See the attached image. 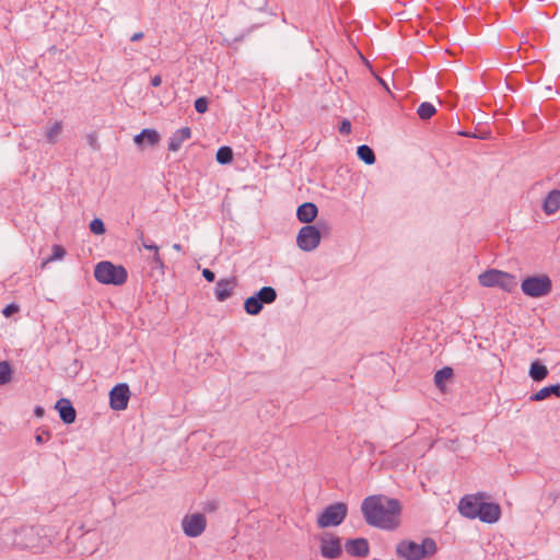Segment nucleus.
<instances>
[{
    "label": "nucleus",
    "instance_id": "nucleus-1",
    "mask_svg": "<svg viewBox=\"0 0 560 560\" xmlns=\"http://www.w3.org/2000/svg\"><path fill=\"white\" fill-rule=\"evenodd\" d=\"M401 503L398 499L383 494L366 497L361 512L368 525L384 530H395L400 525Z\"/></svg>",
    "mask_w": 560,
    "mask_h": 560
},
{
    "label": "nucleus",
    "instance_id": "nucleus-2",
    "mask_svg": "<svg viewBox=\"0 0 560 560\" xmlns=\"http://www.w3.org/2000/svg\"><path fill=\"white\" fill-rule=\"evenodd\" d=\"M58 538V532L50 525L21 526L12 534V545L34 553L46 551Z\"/></svg>",
    "mask_w": 560,
    "mask_h": 560
},
{
    "label": "nucleus",
    "instance_id": "nucleus-3",
    "mask_svg": "<svg viewBox=\"0 0 560 560\" xmlns=\"http://www.w3.org/2000/svg\"><path fill=\"white\" fill-rule=\"evenodd\" d=\"M489 495L485 492L464 495L458 503L459 513L470 520L478 518L483 523L493 524L501 517V506L495 502H488Z\"/></svg>",
    "mask_w": 560,
    "mask_h": 560
},
{
    "label": "nucleus",
    "instance_id": "nucleus-4",
    "mask_svg": "<svg viewBox=\"0 0 560 560\" xmlns=\"http://www.w3.org/2000/svg\"><path fill=\"white\" fill-rule=\"evenodd\" d=\"M395 551L396 556L404 560H423L433 556L438 551V546L430 537H425L421 544L404 539L397 544Z\"/></svg>",
    "mask_w": 560,
    "mask_h": 560
},
{
    "label": "nucleus",
    "instance_id": "nucleus-5",
    "mask_svg": "<svg viewBox=\"0 0 560 560\" xmlns=\"http://www.w3.org/2000/svg\"><path fill=\"white\" fill-rule=\"evenodd\" d=\"M94 278L102 284L119 287L126 283L128 271L122 265H115L109 260H102L94 267Z\"/></svg>",
    "mask_w": 560,
    "mask_h": 560
},
{
    "label": "nucleus",
    "instance_id": "nucleus-6",
    "mask_svg": "<svg viewBox=\"0 0 560 560\" xmlns=\"http://www.w3.org/2000/svg\"><path fill=\"white\" fill-rule=\"evenodd\" d=\"M478 281L481 287H497L509 293L513 292L517 287L515 276L498 269H488L483 271L479 275Z\"/></svg>",
    "mask_w": 560,
    "mask_h": 560
},
{
    "label": "nucleus",
    "instance_id": "nucleus-7",
    "mask_svg": "<svg viewBox=\"0 0 560 560\" xmlns=\"http://www.w3.org/2000/svg\"><path fill=\"white\" fill-rule=\"evenodd\" d=\"M328 225L324 221L316 224L304 225L300 229L296 236V244L303 252H312L318 247L322 240V232H326Z\"/></svg>",
    "mask_w": 560,
    "mask_h": 560
},
{
    "label": "nucleus",
    "instance_id": "nucleus-8",
    "mask_svg": "<svg viewBox=\"0 0 560 560\" xmlns=\"http://www.w3.org/2000/svg\"><path fill=\"white\" fill-rule=\"evenodd\" d=\"M278 298L273 287L265 285L244 301V311L250 316L260 314L266 304H272Z\"/></svg>",
    "mask_w": 560,
    "mask_h": 560
},
{
    "label": "nucleus",
    "instance_id": "nucleus-9",
    "mask_svg": "<svg viewBox=\"0 0 560 560\" xmlns=\"http://www.w3.org/2000/svg\"><path fill=\"white\" fill-rule=\"evenodd\" d=\"M521 290L526 296L542 298L551 292L552 281L547 275L528 276L522 280Z\"/></svg>",
    "mask_w": 560,
    "mask_h": 560
},
{
    "label": "nucleus",
    "instance_id": "nucleus-10",
    "mask_svg": "<svg viewBox=\"0 0 560 560\" xmlns=\"http://www.w3.org/2000/svg\"><path fill=\"white\" fill-rule=\"evenodd\" d=\"M348 514V505L345 502H335L327 505L317 516L319 528L337 527L343 523Z\"/></svg>",
    "mask_w": 560,
    "mask_h": 560
},
{
    "label": "nucleus",
    "instance_id": "nucleus-11",
    "mask_svg": "<svg viewBox=\"0 0 560 560\" xmlns=\"http://www.w3.org/2000/svg\"><path fill=\"white\" fill-rule=\"evenodd\" d=\"M319 541L320 555L325 559H338L342 555V544L339 536L326 532L319 537Z\"/></svg>",
    "mask_w": 560,
    "mask_h": 560
},
{
    "label": "nucleus",
    "instance_id": "nucleus-12",
    "mask_svg": "<svg viewBox=\"0 0 560 560\" xmlns=\"http://www.w3.org/2000/svg\"><path fill=\"white\" fill-rule=\"evenodd\" d=\"M207 520L202 513H194L184 516L182 520V528L187 537H199L206 529Z\"/></svg>",
    "mask_w": 560,
    "mask_h": 560
},
{
    "label": "nucleus",
    "instance_id": "nucleus-13",
    "mask_svg": "<svg viewBox=\"0 0 560 560\" xmlns=\"http://www.w3.org/2000/svg\"><path fill=\"white\" fill-rule=\"evenodd\" d=\"M130 388L126 383H118L109 390V407L115 411L127 409L130 399Z\"/></svg>",
    "mask_w": 560,
    "mask_h": 560
},
{
    "label": "nucleus",
    "instance_id": "nucleus-14",
    "mask_svg": "<svg viewBox=\"0 0 560 560\" xmlns=\"http://www.w3.org/2000/svg\"><path fill=\"white\" fill-rule=\"evenodd\" d=\"M345 550L351 557L365 558L370 553V544L364 537L349 538L345 542Z\"/></svg>",
    "mask_w": 560,
    "mask_h": 560
},
{
    "label": "nucleus",
    "instance_id": "nucleus-15",
    "mask_svg": "<svg viewBox=\"0 0 560 560\" xmlns=\"http://www.w3.org/2000/svg\"><path fill=\"white\" fill-rule=\"evenodd\" d=\"M160 141V133L152 128H144L133 137V142L140 150L147 147H155Z\"/></svg>",
    "mask_w": 560,
    "mask_h": 560
},
{
    "label": "nucleus",
    "instance_id": "nucleus-16",
    "mask_svg": "<svg viewBox=\"0 0 560 560\" xmlns=\"http://www.w3.org/2000/svg\"><path fill=\"white\" fill-rule=\"evenodd\" d=\"M237 287L235 277L220 279L214 288V296L219 302H224L233 295L234 289Z\"/></svg>",
    "mask_w": 560,
    "mask_h": 560
},
{
    "label": "nucleus",
    "instance_id": "nucleus-17",
    "mask_svg": "<svg viewBox=\"0 0 560 560\" xmlns=\"http://www.w3.org/2000/svg\"><path fill=\"white\" fill-rule=\"evenodd\" d=\"M60 420L65 424H72L77 419V410L68 398H60L55 404Z\"/></svg>",
    "mask_w": 560,
    "mask_h": 560
},
{
    "label": "nucleus",
    "instance_id": "nucleus-18",
    "mask_svg": "<svg viewBox=\"0 0 560 560\" xmlns=\"http://www.w3.org/2000/svg\"><path fill=\"white\" fill-rule=\"evenodd\" d=\"M318 214V208L313 202H304L296 209V218L301 223L311 224Z\"/></svg>",
    "mask_w": 560,
    "mask_h": 560
},
{
    "label": "nucleus",
    "instance_id": "nucleus-19",
    "mask_svg": "<svg viewBox=\"0 0 560 560\" xmlns=\"http://www.w3.org/2000/svg\"><path fill=\"white\" fill-rule=\"evenodd\" d=\"M191 129L189 127H182L177 129L173 135L170 137L168 140V150L176 152L180 149L183 142L186 140H189L191 138Z\"/></svg>",
    "mask_w": 560,
    "mask_h": 560
},
{
    "label": "nucleus",
    "instance_id": "nucleus-20",
    "mask_svg": "<svg viewBox=\"0 0 560 560\" xmlns=\"http://www.w3.org/2000/svg\"><path fill=\"white\" fill-rule=\"evenodd\" d=\"M560 208V190L552 189L545 197L542 202V210L546 214L550 215L556 213Z\"/></svg>",
    "mask_w": 560,
    "mask_h": 560
},
{
    "label": "nucleus",
    "instance_id": "nucleus-21",
    "mask_svg": "<svg viewBox=\"0 0 560 560\" xmlns=\"http://www.w3.org/2000/svg\"><path fill=\"white\" fill-rule=\"evenodd\" d=\"M551 396L560 398V384H551L530 395V401H542Z\"/></svg>",
    "mask_w": 560,
    "mask_h": 560
},
{
    "label": "nucleus",
    "instance_id": "nucleus-22",
    "mask_svg": "<svg viewBox=\"0 0 560 560\" xmlns=\"http://www.w3.org/2000/svg\"><path fill=\"white\" fill-rule=\"evenodd\" d=\"M549 374L548 368L539 359L534 360L528 370V375L534 382L544 381Z\"/></svg>",
    "mask_w": 560,
    "mask_h": 560
},
{
    "label": "nucleus",
    "instance_id": "nucleus-23",
    "mask_svg": "<svg viewBox=\"0 0 560 560\" xmlns=\"http://www.w3.org/2000/svg\"><path fill=\"white\" fill-rule=\"evenodd\" d=\"M454 375V371L451 366H443L438 370L434 374V384L439 389H444L445 384L450 381Z\"/></svg>",
    "mask_w": 560,
    "mask_h": 560
},
{
    "label": "nucleus",
    "instance_id": "nucleus-24",
    "mask_svg": "<svg viewBox=\"0 0 560 560\" xmlns=\"http://www.w3.org/2000/svg\"><path fill=\"white\" fill-rule=\"evenodd\" d=\"M357 155L359 160L364 162L366 165H372L376 161L375 153L368 144H361L357 148Z\"/></svg>",
    "mask_w": 560,
    "mask_h": 560
},
{
    "label": "nucleus",
    "instance_id": "nucleus-25",
    "mask_svg": "<svg viewBox=\"0 0 560 560\" xmlns=\"http://www.w3.org/2000/svg\"><path fill=\"white\" fill-rule=\"evenodd\" d=\"M233 150L229 145H222L218 149L215 160L221 165H228L233 162Z\"/></svg>",
    "mask_w": 560,
    "mask_h": 560
},
{
    "label": "nucleus",
    "instance_id": "nucleus-26",
    "mask_svg": "<svg viewBox=\"0 0 560 560\" xmlns=\"http://www.w3.org/2000/svg\"><path fill=\"white\" fill-rule=\"evenodd\" d=\"M436 113L435 106L430 102H422L417 109V114L420 119L428 120L432 118Z\"/></svg>",
    "mask_w": 560,
    "mask_h": 560
},
{
    "label": "nucleus",
    "instance_id": "nucleus-27",
    "mask_svg": "<svg viewBox=\"0 0 560 560\" xmlns=\"http://www.w3.org/2000/svg\"><path fill=\"white\" fill-rule=\"evenodd\" d=\"M13 375V369L9 361L0 362V386L7 385L11 382Z\"/></svg>",
    "mask_w": 560,
    "mask_h": 560
},
{
    "label": "nucleus",
    "instance_id": "nucleus-28",
    "mask_svg": "<svg viewBox=\"0 0 560 560\" xmlns=\"http://www.w3.org/2000/svg\"><path fill=\"white\" fill-rule=\"evenodd\" d=\"M91 533V530H84V525L83 524H73L69 529H68V534L66 536V539L69 540L70 542H72L73 539L75 538H83L85 535H89Z\"/></svg>",
    "mask_w": 560,
    "mask_h": 560
},
{
    "label": "nucleus",
    "instance_id": "nucleus-29",
    "mask_svg": "<svg viewBox=\"0 0 560 560\" xmlns=\"http://www.w3.org/2000/svg\"><path fill=\"white\" fill-rule=\"evenodd\" d=\"M62 124L60 121L54 122L46 131V140L48 143H55L58 135L61 132Z\"/></svg>",
    "mask_w": 560,
    "mask_h": 560
},
{
    "label": "nucleus",
    "instance_id": "nucleus-30",
    "mask_svg": "<svg viewBox=\"0 0 560 560\" xmlns=\"http://www.w3.org/2000/svg\"><path fill=\"white\" fill-rule=\"evenodd\" d=\"M90 231L95 235H102L106 232L105 223L100 218H94L90 222Z\"/></svg>",
    "mask_w": 560,
    "mask_h": 560
},
{
    "label": "nucleus",
    "instance_id": "nucleus-31",
    "mask_svg": "<svg viewBox=\"0 0 560 560\" xmlns=\"http://www.w3.org/2000/svg\"><path fill=\"white\" fill-rule=\"evenodd\" d=\"M67 252L62 245L55 244L51 248V255L46 259L48 261L60 260L66 256Z\"/></svg>",
    "mask_w": 560,
    "mask_h": 560
},
{
    "label": "nucleus",
    "instance_id": "nucleus-32",
    "mask_svg": "<svg viewBox=\"0 0 560 560\" xmlns=\"http://www.w3.org/2000/svg\"><path fill=\"white\" fill-rule=\"evenodd\" d=\"M209 98L200 96L195 100L194 107L198 114H205L208 110Z\"/></svg>",
    "mask_w": 560,
    "mask_h": 560
},
{
    "label": "nucleus",
    "instance_id": "nucleus-33",
    "mask_svg": "<svg viewBox=\"0 0 560 560\" xmlns=\"http://www.w3.org/2000/svg\"><path fill=\"white\" fill-rule=\"evenodd\" d=\"M151 268L158 269L162 275H164L165 264L159 252L153 254L151 259Z\"/></svg>",
    "mask_w": 560,
    "mask_h": 560
},
{
    "label": "nucleus",
    "instance_id": "nucleus-34",
    "mask_svg": "<svg viewBox=\"0 0 560 560\" xmlns=\"http://www.w3.org/2000/svg\"><path fill=\"white\" fill-rule=\"evenodd\" d=\"M138 238L141 241V245L143 246V248L148 250H153L154 253L159 252V246L151 242L150 240H147L142 231H139Z\"/></svg>",
    "mask_w": 560,
    "mask_h": 560
},
{
    "label": "nucleus",
    "instance_id": "nucleus-35",
    "mask_svg": "<svg viewBox=\"0 0 560 560\" xmlns=\"http://www.w3.org/2000/svg\"><path fill=\"white\" fill-rule=\"evenodd\" d=\"M19 312H20V305L16 304L15 302H12V303L5 305L1 311L2 315L7 318L11 317L12 315H14Z\"/></svg>",
    "mask_w": 560,
    "mask_h": 560
},
{
    "label": "nucleus",
    "instance_id": "nucleus-36",
    "mask_svg": "<svg viewBox=\"0 0 560 560\" xmlns=\"http://www.w3.org/2000/svg\"><path fill=\"white\" fill-rule=\"evenodd\" d=\"M88 144L92 150L98 151L101 149V144L97 140V135L95 132H91L86 135Z\"/></svg>",
    "mask_w": 560,
    "mask_h": 560
},
{
    "label": "nucleus",
    "instance_id": "nucleus-37",
    "mask_svg": "<svg viewBox=\"0 0 560 560\" xmlns=\"http://www.w3.org/2000/svg\"><path fill=\"white\" fill-rule=\"evenodd\" d=\"M50 436H51L50 431L43 430L42 432H37L36 433L35 441H36L37 444H43L46 441H48L50 439Z\"/></svg>",
    "mask_w": 560,
    "mask_h": 560
},
{
    "label": "nucleus",
    "instance_id": "nucleus-38",
    "mask_svg": "<svg viewBox=\"0 0 560 560\" xmlns=\"http://www.w3.org/2000/svg\"><path fill=\"white\" fill-rule=\"evenodd\" d=\"M339 132L341 135H349L351 132V122L349 119L347 118H343L340 124H339V128H338Z\"/></svg>",
    "mask_w": 560,
    "mask_h": 560
},
{
    "label": "nucleus",
    "instance_id": "nucleus-39",
    "mask_svg": "<svg viewBox=\"0 0 560 560\" xmlns=\"http://www.w3.org/2000/svg\"><path fill=\"white\" fill-rule=\"evenodd\" d=\"M257 27H259L258 24H254L252 25L249 28H247L246 31H244L242 34H240L238 36H235L233 42L234 43H240L242 42L250 32H253L254 30H256Z\"/></svg>",
    "mask_w": 560,
    "mask_h": 560
},
{
    "label": "nucleus",
    "instance_id": "nucleus-40",
    "mask_svg": "<svg viewBox=\"0 0 560 560\" xmlns=\"http://www.w3.org/2000/svg\"><path fill=\"white\" fill-rule=\"evenodd\" d=\"M202 277L208 281V282H213L215 280V273L214 271H212L211 269L209 268H205L202 270Z\"/></svg>",
    "mask_w": 560,
    "mask_h": 560
},
{
    "label": "nucleus",
    "instance_id": "nucleus-41",
    "mask_svg": "<svg viewBox=\"0 0 560 560\" xmlns=\"http://www.w3.org/2000/svg\"><path fill=\"white\" fill-rule=\"evenodd\" d=\"M489 138H490L489 131H480V132H475V137L472 139L487 140Z\"/></svg>",
    "mask_w": 560,
    "mask_h": 560
},
{
    "label": "nucleus",
    "instance_id": "nucleus-42",
    "mask_svg": "<svg viewBox=\"0 0 560 560\" xmlns=\"http://www.w3.org/2000/svg\"><path fill=\"white\" fill-rule=\"evenodd\" d=\"M150 84L154 88H158L162 84V77L160 74L154 75L151 78Z\"/></svg>",
    "mask_w": 560,
    "mask_h": 560
},
{
    "label": "nucleus",
    "instance_id": "nucleus-43",
    "mask_svg": "<svg viewBox=\"0 0 560 560\" xmlns=\"http://www.w3.org/2000/svg\"><path fill=\"white\" fill-rule=\"evenodd\" d=\"M45 415V409L42 406H36L34 408V416L37 418H42Z\"/></svg>",
    "mask_w": 560,
    "mask_h": 560
},
{
    "label": "nucleus",
    "instance_id": "nucleus-44",
    "mask_svg": "<svg viewBox=\"0 0 560 560\" xmlns=\"http://www.w3.org/2000/svg\"><path fill=\"white\" fill-rule=\"evenodd\" d=\"M457 135L460 137H466V138L475 137V132H470V131H466V130H459V131H457Z\"/></svg>",
    "mask_w": 560,
    "mask_h": 560
},
{
    "label": "nucleus",
    "instance_id": "nucleus-45",
    "mask_svg": "<svg viewBox=\"0 0 560 560\" xmlns=\"http://www.w3.org/2000/svg\"><path fill=\"white\" fill-rule=\"evenodd\" d=\"M143 37H144V34L142 32H138L131 36L130 40L138 42V40L142 39Z\"/></svg>",
    "mask_w": 560,
    "mask_h": 560
},
{
    "label": "nucleus",
    "instance_id": "nucleus-46",
    "mask_svg": "<svg viewBox=\"0 0 560 560\" xmlns=\"http://www.w3.org/2000/svg\"><path fill=\"white\" fill-rule=\"evenodd\" d=\"M182 248H183V246L180 244H178V243L173 244V249L179 252V250H182Z\"/></svg>",
    "mask_w": 560,
    "mask_h": 560
},
{
    "label": "nucleus",
    "instance_id": "nucleus-47",
    "mask_svg": "<svg viewBox=\"0 0 560 560\" xmlns=\"http://www.w3.org/2000/svg\"><path fill=\"white\" fill-rule=\"evenodd\" d=\"M73 365L75 368V370L78 371L80 368H81V363L79 362V360H73Z\"/></svg>",
    "mask_w": 560,
    "mask_h": 560
},
{
    "label": "nucleus",
    "instance_id": "nucleus-48",
    "mask_svg": "<svg viewBox=\"0 0 560 560\" xmlns=\"http://www.w3.org/2000/svg\"><path fill=\"white\" fill-rule=\"evenodd\" d=\"M378 81H380V82H381V84H383L386 89H388V88H387V85H386V83H385L382 79H378Z\"/></svg>",
    "mask_w": 560,
    "mask_h": 560
}]
</instances>
